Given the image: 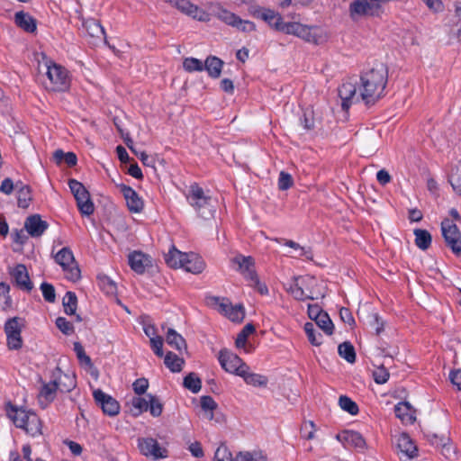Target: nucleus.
I'll return each instance as SVG.
<instances>
[{"mask_svg": "<svg viewBox=\"0 0 461 461\" xmlns=\"http://www.w3.org/2000/svg\"><path fill=\"white\" fill-rule=\"evenodd\" d=\"M49 223L41 220V215L32 214L27 217L24 228L32 237H40L48 229Z\"/></svg>", "mask_w": 461, "mask_h": 461, "instance_id": "6ab92c4d", "label": "nucleus"}, {"mask_svg": "<svg viewBox=\"0 0 461 461\" xmlns=\"http://www.w3.org/2000/svg\"><path fill=\"white\" fill-rule=\"evenodd\" d=\"M224 62L218 57L210 55L203 62V70L205 69L212 78H218L221 76Z\"/></svg>", "mask_w": 461, "mask_h": 461, "instance_id": "cd10ccee", "label": "nucleus"}, {"mask_svg": "<svg viewBox=\"0 0 461 461\" xmlns=\"http://www.w3.org/2000/svg\"><path fill=\"white\" fill-rule=\"evenodd\" d=\"M53 376L58 381V390L61 393H69L76 387V380L74 377L63 374L59 367H56Z\"/></svg>", "mask_w": 461, "mask_h": 461, "instance_id": "bb28decb", "label": "nucleus"}, {"mask_svg": "<svg viewBox=\"0 0 461 461\" xmlns=\"http://www.w3.org/2000/svg\"><path fill=\"white\" fill-rule=\"evenodd\" d=\"M441 232L445 243L453 254L461 256V232L452 221L446 218L441 221Z\"/></svg>", "mask_w": 461, "mask_h": 461, "instance_id": "6e6552de", "label": "nucleus"}, {"mask_svg": "<svg viewBox=\"0 0 461 461\" xmlns=\"http://www.w3.org/2000/svg\"><path fill=\"white\" fill-rule=\"evenodd\" d=\"M15 285L27 293H30L33 288V284L30 279L28 270L23 264H18L13 271L10 272Z\"/></svg>", "mask_w": 461, "mask_h": 461, "instance_id": "dca6fc26", "label": "nucleus"}, {"mask_svg": "<svg viewBox=\"0 0 461 461\" xmlns=\"http://www.w3.org/2000/svg\"><path fill=\"white\" fill-rule=\"evenodd\" d=\"M26 417L27 423L23 429L32 437L41 435V421L35 412L29 415H23Z\"/></svg>", "mask_w": 461, "mask_h": 461, "instance_id": "2f4dec72", "label": "nucleus"}, {"mask_svg": "<svg viewBox=\"0 0 461 461\" xmlns=\"http://www.w3.org/2000/svg\"><path fill=\"white\" fill-rule=\"evenodd\" d=\"M316 282L313 276H294L287 292L298 301L314 300L310 286Z\"/></svg>", "mask_w": 461, "mask_h": 461, "instance_id": "0eeeda50", "label": "nucleus"}, {"mask_svg": "<svg viewBox=\"0 0 461 461\" xmlns=\"http://www.w3.org/2000/svg\"><path fill=\"white\" fill-rule=\"evenodd\" d=\"M183 68L186 72H201L203 70V62L196 58H185L183 61Z\"/></svg>", "mask_w": 461, "mask_h": 461, "instance_id": "8fccbe9b", "label": "nucleus"}, {"mask_svg": "<svg viewBox=\"0 0 461 461\" xmlns=\"http://www.w3.org/2000/svg\"><path fill=\"white\" fill-rule=\"evenodd\" d=\"M398 447L401 452L405 454L408 457L413 458L417 456L418 448L412 442L409 435L402 433L398 439Z\"/></svg>", "mask_w": 461, "mask_h": 461, "instance_id": "c756f323", "label": "nucleus"}, {"mask_svg": "<svg viewBox=\"0 0 461 461\" xmlns=\"http://www.w3.org/2000/svg\"><path fill=\"white\" fill-rule=\"evenodd\" d=\"M58 387L59 384L57 379H53L52 381L47 384L44 383L39 393L40 401H41V398H44V400L47 402H52L55 399Z\"/></svg>", "mask_w": 461, "mask_h": 461, "instance_id": "473e14b6", "label": "nucleus"}, {"mask_svg": "<svg viewBox=\"0 0 461 461\" xmlns=\"http://www.w3.org/2000/svg\"><path fill=\"white\" fill-rule=\"evenodd\" d=\"M32 200V188L28 185H22L18 190L17 204L18 207L26 209L29 207L31 201Z\"/></svg>", "mask_w": 461, "mask_h": 461, "instance_id": "58836bf2", "label": "nucleus"}, {"mask_svg": "<svg viewBox=\"0 0 461 461\" xmlns=\"http://www.w3.org/2000/svg\"><path fill=\"white\" fill-rule=\"evenodd\" d=\"M46 75L49 83H45L46 89L53 92H64L70 86L68 71L61 65L50 61L46 64Z\"/></svg>", "mask_w": 461, "mask_h": 461, "instance_id": "20e7f679", "label": "nucleus"}, {"mask_svg": "<svg viewBox=\"0 0 461 461\" xmlns=\"http://www.w3.org/2000/svg\"><path fill=\"white\" fill-rule=\"evenodd\" d=\"M183 385L192 393H197L201 390L202 381L195 373L191 372L185 376Z\"/></svg>", "mask_w": 461, "mask_h": 461, "instance_id": "37998d69", "label": "nucleus"}, {"mask_svg": "<svg viewBox=\"0 0 461 461\" xmlns=\"http://www.w3.org/2000/svg\"><path fill=\"white\" fill-rule=\"evenodd\" d=\"M185 256L186 258H183L179 267H182L186 272H190L192 274L202 273L205 267V264L202 258H200L198 255L194 253H185Z\"/></svg>", "mask_w": 461, "mask_h": 461, "instance_id": "5701e85b", "label": "nucleus"}, {"mask_svg": "<svg viewBox=\"0 0 461 461\" xmlns=\"http://www.w3.org/2000/svg\"><path fill=\"white\" fill-rule=\"evenodd\" d=\"M249 13L255 17L265 21L272 29L284 33L287 24L282 15L274 10L267 8L253 7Z\"/></svg>", "mask_w": 461, "mask_h": 461, "instance_id": "9d476101", "label": "nucleus"}, {"mask_svg": "<svg viewBox=\"0 0 461 461\" xmlns=\"http://www.w3.org/2000/svg\"><path fill=\"white\" fill-rule=\"evenodd\" d=\"M138 447L142 455L146 456H152L154 459L165 458L167 456V450L161 447L158 442L152 438H139Z\"/></svg>", "mask_w": 461, "mask_h": 461, "instance_id": "ddd939ff", "label": "nucleus"}, {"mask_svg": "<svg viewBox=\"0 0 461 461\" xmlns=\"http://www.w3.org/2000/svg\"><path fill=\"white\" fill-rule=\"evenodd\" d=\"M339 317L344 323H347L350 326L355 324V319H354L351 312L348 308H345V307L340 308Z\"/></svg>", "mask_w": 461, "mask_h": 461, "instance_id": "774afa93", "label": "nucleus"}, {"mask_svg": "<svg viewBox=\"0 0 461 461\" xmlns=\"http://www.w3.org/2000/svg\"><path fill=\"white\" fill-rule=\"evenodd\" d=\"M133 415L139 416L149 410V400L142 397H133L131 401Z\"/></svg>", "mask_w": 461, "mask_h": 461, "instance_id": "6e6d98bb", "label": "nucleus"}, {"mask_svg": "<svg viewBox=\"0 0 461 461\" xmlns=\"http://www.w3.org/2000/svg\"><path fill=\"white\" fill-rule=\"evenodd\" d=\"M166 366L173 373H178L183 369L185 364L184 358L179 357L176 354L169 351L164 358Z\"/></svg>", "mask_w": 461, "mask_h": 461, "instance_id": "72a5a7b5", "label": "nucleus"}, {"mask_svg": "<svg viewBox=\"0 0 461 461\" xmlns=\"http://www.w3.org/2000/svg\"><path fill=\"white\" fill-rule=\"evenodd\" d=\"M231 262L238 266V270L246 279H256L257 272L254 269L255 261L252 257L238 255L231 259Z\"/></svg>", "mask_w": 461, "mask_h": 461, "instance_id": "a211bd4d", "label": "nucleus"}, {"mask_svg": "<svg viewBox=\"0 0 461 461\" xmlns=\"http://www.w3.org/2000/svg\"><path fill=\"white\" fill-rule=\"evenodd\" d=\"M315 424L313 421H306L301 428V435L307 440L312 439L315 433Z\"/></svg>", "mask_w": 461, "mask_h": 461, "instance_id": "e2e57ef3", "label": "nucleus"}, {"mask_svg": "<svg viewBox=\"0 0 461 461\" xmlns=\"http://www.w3.org/2000/svg\"><path fill=\"white\" fill-rule=\"evenodd\" d=\"M384 13L382 5L377 2H372L367 0L366 14V16H375L379 17Z\"/></svg>", "mask_w": 461, "mask_h": 461, "instance_id": "0e129e2a", "label": "nucleus"}, {"mask_svg": "<svg viewBox=\"0 0 461 461\" xmlns=\"http://www.w3.org/2000/svg\"><path fill=\"white\" fill-rule=\"evenodd\" d=\"M395 416L404 423L413 424L416 420L415 411L408 402H401L394 406Z\"/></svg>", "mask_w": 461, "mask_h": 461, "instance_id": "b1692460", "label": "nucleus"}, {"mask_svg": "<svg viewBox=\"0 0 461 461\" xmlns=\"http://www.w3.org/2000/svg\"><path fill=\"white\" fill-rule=\"evenodd\" d=\"M128 263L131 268L139 275L144 274L146 268L152 266L151 258L139 250H134L129 254Z\"/></svg>", "mask_w": 461, "mask_h": 461, "instance_id": "2eb2a0df", "label": "nucleus"}, {"mask_svg": "<svg viewBox=\"0 0 461 461\" xmlns=\"http://www.w3.org/2000/svg\"><path fill=\"white\" fill-rule=\"evenodd\" d=\"M339 355L346 359L348 363L353 364L356 362V351L353 345L348 341H344L339 345Z\"/></svg>", "mask_w": 461, "mask_h": 461, "instance_id": "a19ab883", "label": "nucleus"}, {"mask_svg": "<svg viewBox=\"0 0 461 461\" xmlns=\"http://www.w3.org/2000/svg\"><path fill=\"white\" fill-rule=\"evenodd\" d=\"M57 328L67 336L72 335L75 332L73 324L64 317H58L56 319Z\"/></svg>", "mask_w": 461, "mask_h": 461, "instance_id": "bf43d9fd", "label": "nucleus"}, {"mask_svg": "<svg viewBox=\"0 0 461 461\" xmlns=\"http://www.w3.org/2000/svg\"><path fill=\"white\" fill-rule=\"evenodd\" d=\"M240 376L244 379L246 384L255 387H266L268 383V378L266 375L250 373L246 368L240 374Z\"/></svg>", "mask_w": 461, "mask_h": 461, "instance_id": "7c9ffc66", "label": "nucleus"}, {"mask_svg": "<svg viewBox=\"0 0 461 461\" xmlns=\"http://www.w3.org/2000/svg\"><path fill=\"white\" fill-rule=\"evenodd\" d=\"M133 391L136 394L145 393L149 387V381L146 378H139L132 384Z\"/></svg>", "mask_w": 461, "mask_h": 461, "instance_id": "338daca9", "label": "nucleus"}, {"mask_svg": "<svg viewBox=\"0 0 461 461\" xmlns=\"http://www.w3.org/2000/svg\"><path fill=\"white\" fill-rule=\"evenodd\" d=\"M373 376L376 384H383L388 381L390 374L384 365H382L374 370Z\"/></svg>", "mask_w": 461, "mask_h": 461, "instance_id": "052dcab7", "label": "nucleus"}, {"mask_svg": "<svg viewBox=\"0 0 461 461\" xmlns=\"http://www.w3.org/2000/svg\"><path fill=\"white\" fill-rule=\"evenodd\" d=\"M93 396L96 405L102 409L104 414L113 417L119 413L120 404L111 395L101 389H96L93 392Z\"/></svg>", "mask_w": 461, "mask_h": 461, "instance_id": "f8f14e48", "label": "nucleus"}, {"mask_svg": "<svg viewBox=\"0 0 461 461\" xmlns=\"http://www.w3.org/2000/svg\"><path fill=\"white\" fill-rule=\"evenodd\" d=\"M22 321L23 320L20 317H13L5 321V332L6 334L7 347L10 350H18L23 347L22 328L20 325Z\"/></svg>", "mask_w": 461, "mask_h": 461, "instance_id": "9b49d317", "label": "nucleus"}, {"mask_svg": "<svg viewBox=\"0 0 461 461\" xmlns=\"http://www.w3.org/2000/svg\"><path fill=\"white\" fill-rule=\"evenodd\" d=\"M6 413L17 428L23 429L27 423L26 417H23V415L32 414V411L18 409L9 402L6 404Z\"/></svg>", "mask_w": 461, "mask_h": 461, "instance_id": "a878e982", "label": "nucleus"}, {"mask_svg": "<svg viewBox=\"0 0 461 461\" xmlns=\"http://www.w3.org/2000/svg\"><path fill=\"white\" fill-rule=\"evenodd\" d=\"M54 258L56 263L59 264L66 273V278L68 280L72 282L79 280L81 272L75 260L73 252L68 247L62 248Z\"/></svg>", "mask_w": 461, "mask_h": 461, "instance_id": "423d86ee", "label": "nucleus"}, {"mask_svg": "<svg viewBox=\"0 0 461 461\" xmlns=\"http://www.w3.org/2000/svg\"><path fill=\"white\" fill-rule=\"evenodd\" d=\"M367 0H355L349 5V12L351 17L355 15L366 16V14Z\"/></svg>", "mask_w": 461, "mask_h": 461, "instance_id": "3c124183", "label": "nucleus"}, {"mask_svg": "<svg viewBox=\"0 0 461 461\" xmlns=\"http://www.w3.org/2000/svg\"><path fill=\"white\" fill-rule=\"evenodd\" d=\"M82 28L91 38L103 39L106 43V35L104 27L99 21L94 18L82 19Z\"/></svg>", "mask_w": 461, "mask_h": 461, "instance_id": "412c9836", "label": "nucleus"}, {"mask_svg": "<svg viewBox=\"0 0 461 461\" xmlns=\"http://www.w3.org/2000/svg\"><path fill=\"white\" fill-rule=\"evenodd\" d=\"M448 182L456 194L461 195V162H458L451 168Z\"/></svg>", "mask_w": 461, "mask_h": 461, "instance_id": "e433bc0d", "label": "nucleus"}, {"mask_svg": "<svg viewBox=\"0 0 461 461\" xmlns=\"http://www.w3.org/2000/svg\"><path fill=\"white\" fill-rule=\"evenodd\" d=\"M256 331V328L252 323L246 324L238 334L235 345L237 348H243L247 343L248 337Z\"/></svg>", "mask_w": 461, "mask_h": 461, "instance_id": "a18cd8bd", "label": "nucleus"}, {"mask_svg": "<svg viewBox=\"0 0 461 461\" xmlns=\"http://www.w3.org/2000/svg\"><path fill=\"white\" fill-rule=\"evenodd\" d=\"M413 233L415 235V244L419 249L426 250L430 247L432 237L428 230L415 229Z\"/></svg>", "mask_w": 461, "mask_h": 461, "instance_id": "c9c22d12", "label": "nucleus"}, {"mask_svg": "<svg viewBox=\"0 0 461 461\" xmlns=\"http://www.w3.org/2000/svg\"><path fill=\"white\" fill-rule=\"evenodd\" d=\"M186 199L201 218L209 220L213 217L214 206L212 204V197L206 195L197 183H193L189 186Z\"/></svg>", "mask_w": 461, "mask_h": 461, "instance_id": "7ed1b4c3", "label": "nucleus"}, {"mask_svg": "<svg viewBox=\"0 0 461 461\" xmlns=\"http://www.w3.org/2000/svg\"><path fill=\"white\" fill-rule=\"evenodd\" d=\"M64 312L68 315H75L77 307V297L74 292L66 293L62 302Z\"/></svg>", "mask_w": 461, "mask_h": 461, "instance_id": "ea45409f", "label": "nucleus"}, {"mask_svg": "<svg viewBox=\"0 0 461 461\" xmlns=\"http://www.w3.org/2000/svg\"><path fill=\"white\" fill-rule=\"evenodd\" d=\"M124 199L126 200L127 207L131 212H140L143 210L144 203L140 196L134 189L124 184L117 185Z\"/></svg>", "mask_w": 461, "mask_h": 461, "instance_id": "4468645a", "label": "nucleus"}, {"mask_svg": "<svg viewBox=\"0 0 461 461\" xmlns=\"http://www.w3.org/2000/svg\"><path fill=\"white\" fill-rule=\"evenodd\" d=\"M68 186L74 195L77 208L82 215L90 216L95 212V205L91 200L90 194L85 185L77 179H69Z\"/></svg>", "mask_w": 461, "mask_h": 461, "instance_id": "39448f33", "label": "nucleus"}, {"mask_svg": "<svg viewBox=\"0 0 461 461\" xmlns=\"http://www.w3.org/2000/svg\"><path fill=\"white\" fill-rule=\"evenodd\" d=\"M294 185V180L289 173L281 171L278 178V188L282 191L287 190Z\"/></svg>", "mask_w": 461, "mask_h": 461, "instance_id": "680f3d73", "label": "nucleus"}, {"mask_svg": "<svg viewBox=\"0 0 461 461\" xmlns=\"http://www.w3.org/2000/svg\"><path fill=\"white\" fill-rule=\"evenodd\" d=\"M15 24L24 32L32 33L37 29V22L32 15L23 11L17 12L14 14Z\"/></svg>", "mask_w": 461, "mask_h": 461, "instance_id": "393cba45", "label": "nucleus"}, {"mask_svg": "<svg viewBox=\"0 0 461 461\" xmlns=\"http://www.w3.org/2000/svg\"><path fill=\"white\" fill-rule=\"evenodd\" d=\"M74 350L77 354V357L81 365L91 367L93 366L92 360L89 356L85 352V349L80 342L74 343Z\"/></svg>", "mask_w": 461, "mask_h": 461, "instance_id": "4d7b16f0", "label": "nucleus"}, {"mask_svg": "<svg viewBox=\"0 0 461 461\" xmlns=\"http://www.w3.org/2000/svg\"><path fill=\"white\" fill-rule=\"evenodd\" d=\"M216 15L221 21L232 27L237 26V23H240V16L221 6L218 7Z\"/></svg>", "mask_w": 461, "mask_h": 461, "instance_id": "79ce46f5", "label": "nucleus"}, {"mask_svg": "<svg viewBox=\"0 0 461 461\" xmlns=\"http://www.w3.org/2000/svg\"><path fill=\"white\" fill-rule=\"evenodd\" d=\"M41 290L44 300L48 303H53L56 301V291L55 287L47 282H43L41 285Z\"/></svg>", "mask_w": 461, "mask_h": 461, "instance_id": "13d9d810", "label": "nucleus"}, {"mask_svg": "<svg viewBox=\"0 0 461 461\" xmlns=\"http://www.w3.org/2000/svg\"><path fill=\"white\" fill-rule=\"evenodd\" d=\"M201 407L206 412V417L209 420L213 418V411L217 409L218 405L212 396L204 395L201 397Z\"/></svg>", "mask_w": 461, "mask_h": 461, "instance_id": "de8ad7c7", "label": "nucleus"}, {"mask_svg": "<svg viewBox=\"0 0 461 461\" xmlns=\"http://www.w3.org/2000/svg\"><path fill=\"white\" fill-rule=\"evenodd\" d=\"M304 331H305L307 338L312 345H313V346L321 345L322 335L321 333H318V335L316 334L317 331L315 330L313 323L306 322L304 324Z\"/></svg>", "mask_w": 461, "mask_h": 461, "instance_id": "09e8293b", "label": "nucleus"}, {"mask_svg": "<svg viewBox=\"0 0 461 461\" xmlns=\"http://www.w3.org/2000/svg\"><path fill=\"white\" fill-rule=\"evenodd\" d=\"M166 341L179 353H182L183 349H187L185 339L172 328H169L167 331Z\"/></svg>", "mask_w": 461, "mask_h": 461, "instance_id": "c85d7f7f", "label": "nucleus"}, {"mask_svg": "<svg viewBox=\"0 0 461 461\" xmlns=\"http://www.w3.org/2000/svg\"><path fill=\"white\" fill-rule=\"evenodd\" d=\"M227 317L231 321L241 322L245 318V311L242 304L230 305Z\"/></svg>", "mask_w": 461, "mask_h": 461, "instance_id": "603ef678", "label": "nucleus"}, {"mask_svg": "<svg viewBox=\"0 0 461 461\" xmlns=\"http://www.w3.org/2000/svg\"><path fill=\"white\" fill-rule=\"evenodd\" d=\"M340 408L351 415H357L359 411L357 404L347 395H340L339 399Z\"/></svg>", "mask_w": 461, "mask_h": 461, "instance_id": "49530a36", "label": "nucleus"}, {"mask_svg": "<svg viewBox=\"0 0 461 461\" xmlns=\"http://www.w3.org/2000/svg\"><path fill=\"white\" fill-rule=\"evenodd\" d=\"M177 9L181 11L183 14H187L194 19H196L201 22H205L209 20V14L198 7L197 5L192 4L189 0H180L177 4Z\"/></svg>", "mask_w": 461, "mask_h": 461, "instance_id": "aec40b11", "label": "nucleus"}, {"mask_svg": "<svg viewBox=\"0 0 461 461\" xmlns=\"http://www.w3.org/2000/svg\"><path fill=\"white\" fill-rule=\"evenodd\" d=\"M185 258H186L185 253H182L174 246L164 256L167 265L172 268H178Z\"/></svg>", "mask_w": 461, "mask_h": 461, "instance_id": "f704fd0d", "label": "nucleus"}, {"mask_svg": "<svg viewBox=\"0 0 461 461\" xmlns=\"http://www.w3.org/2000/svg\"><path fill=\"white\" fill-rule=\"evenodd\" d=\"M150 346L153 349L154 353L158 357H162L164 355L163 352V339L160 336H156L155 338H151Z\"/></svg>", "mask_w": 461, "mask_h": 461, "instance_id": "69168bd1", "label": "nucleus"}, {"mask_svg": "<svg viewBox=\"0 0 461 461\" xmlns=\"http://www.w3.org/2000/svg\"><path fill=\"white\" fill-rule=\"evenodd\" d=\"M339 96L342 100L341 107L344 111L348 110L353 102H359L357 99L356 84L345 82L339 87Z\"/></svg>", "mask_w": 461, "mask_h": 461, "instance_id": "f3484780", "label": "nucleus"}, {"mask_svg": "<svg viewBox=\"0 0 461 461\" xmlns=\"http://www.w3.org/2000/svg\"><path fill=\"white\" fill-rule=\"evenodd\" d=\"M149 398V410L153 417H159L163 411V404L157 396L148 394Z\"/></svg>", "mask_w": 461, "mask_h": 461, "instance_id": "864d4df0", "label": "nucleus"}, {"mask_svg": "<svg viewBox=\"0 0 461 461\" xmlns=\"http://www.w3.org/2000/svg\"><path fill=\"white\" fill-rule=\"evenodd\" d=\"M218 360L222 369L228 373L235 374L239 376L245 368L249 369L247 364L238 355L232 353L227 348H222L220 350Z\"/></svg>", "mask_w": 461, "mask_h": 461, "instance_id": "1a4fd4ad", "label": "nucleus"}, {"mask_svg": "<svg viewBox=\"0 0 461 461\" xmlns=\"http://www.w3.org/2000/svg\"><path fill=\"white\" fill-rule=\"evenodd\" d=\"M314 321L327 335L333 334L334 325L326 312H322Z\"/></svg>", "mask_w": 461, "mask_h": 461, "instance_id": "c03bdc74", "label": "nucleus"}, {"mask_svg": "<svg viewBox=\"0 0 461 461\" xmlns=\"http://www.w3.org/2000/svg\"><path fill=\"white\" fill-rule=\"evenodd\" d=\"M387 80L388 70L383 63L363 73L357 99H361L368 107L374 105L384 95Z\"/></svg>", "mask_w": 461, "mask_h": 461, "instance_id": "f257e3e1", "label": "nucleus"}, {"mask_svg": "<svg viewBox=\"0 0 461 461\" xmlns=\"http://www.w3.org/2000/svg\"><path fill=\"white\" fill-rule=\"evenodd\" d=\"M336 438L342 444H348L357 448H364L366 447L365 438L357 431L344 430L337 434Z\"/></svg>", "mask_w": 461, "mask_h": 461, "instance_id": "4be33fe9", "label": "nucleus"}, {"mask_svg": "<svg viewBox=\"0 0 461 461\" xmlns=\"http://www.w3.org/2000/svg\"><path fill=\"white\" fill-rule=\"evenodd\" d=\"M98 285L106 294L115 295L117 294V285L113 280L104 274L97 276Z\"/></svg>", "mask_w": 461, "mask_h": 461, "instance_id": "4c0bfd02", "label": "nucleus"}, {"mask_svg": "<svg viewBox=\"0 0 461 461\" xmlns=\"http://www.w3.org/2000/svg\"><path fill=\"white\" fill-rule=\"evenodd\" d=\"M214 461H233V456L229 449V447L226 446V444L221 443L216 449L214 453Z\"/></svg>", "mask_w": 461, "mask_h": 461, "instance_id": "5fc2aeb1", "label": "nucleus"}, {"mask_svg": "<svg viewBox=\"0 0 461 461\" xmlns=\"http://www.w3.org/2000/svg\"><path fill=\"white\" fill-rule=\"evenodd\" d=\"M284 33L298 37L305 42L314 45L322 44L327 41V33L317 25H307L298 22H287Z\"/></svg>", "mask_w": 461, "mask_h": 461, "instance_id": "f03ea898", "label": "nucleus"}]
</instances>
